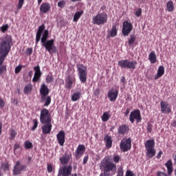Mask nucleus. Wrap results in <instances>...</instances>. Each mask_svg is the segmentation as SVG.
Segmentation results:
<instances>
[{
	"mask_svg": "<svg viewBox=\"0 0 176 176\" xmlns=\"http://www.w3.org/2000/svg\"><path fill=\"white\" fill-rule=\"evenodd\" d=\"M100 169L103 173L100 174V176H112L116 173V164L109 161V158L104 157L99 164Z\"/></svg>",
	"mask_w": 176,
	"mask_h": 176,
	"instance_id": "nucleus-1",
	"label": "nucleus"
},
{
	"mask_svg": "<svg viewBox=\"0 0 176 176\" xmlns=\"http://www.w3.org/2000/svg\"><path fill=\"white\" fill-rule=\"evenodd\" d=\"M13 43L12 41V37L10 35H6L1 38L0 41V54L2 57H6L9 54L10 49Z\"/></svg>",
	"mask_w": 176,
	"mask_h": 176,
	"instance_id": "nucleus-2",
	"label": "nucleus"
},
{
	"mask_svg": "<svg viewBox=\"0 0 176 176\" xmlns=\"http://www.w3.org/2000/svg\"><path fill=\"white\" fill-rule=\"evenodd\" d=\"M47 38H49V30H45L41 39V46L45 47L46 50L49 53H52V52H54L56 50V47L54 46V40L50 39L47 41Z\"/></svg>",
	"mask_w": 176,
	"mask_h": 176,
	"instance_id": "nucleus-3",
	"label": "nucleus"
},
{
	"mask_svg": "<svg viewBox=\"0 0 176 176\" xmlns=\"http://www.w3.org/2000/svg\"><path fill=\"white\" fill-rule=\"evenodd\" d=\"M146 155L148 159H152L156 155V149H155V140H148L145 142Z\"/></svg>",
	"mask_w": 176,
	"mask_h": 176,
	"instance_id": "nucleus-4",
	"label": "nucleus"
},
{
	"mask_svg": "<svg viewBox=\"0 0 176 176\" xmlns=\"http://www.w3.org/2000/svg\"><path fill=\"white\" fill-rule=\"evenodd\" d=\"M108 21V14L105 12H101L92 18V23L96 25H102Z\"/></svg>",
	"mask_w": 176,
	"mask_h": 176,
	"instance_id": "nucleus-5",
	"label": "nucleus"
},
{
	"mask_svg": "<svg viewBox=\"0 0 176 176\" xmlns=\"http://www.w3.org/2000/svg\"><path fill=\"white\" fill-rule=\"evenodd\" d=\"M78 75L81 83H86L87 80V67L82 64L77 65Z\"/></svg>",
	"mask_w": 176,
	"mask_h": 176,
	"instance_id": "nucleus-6",
	"label": "nucleus"
},
{
	"mask_svg": "<svg viewBox=\"0 0 176 176\" xmlns=\"http://www.w3.org/2000/svg\"><path fill=\"white\" fill-rule=\"evenodd\" d=\"M118 65L120 68H126L134 71L137 67V60L130 61L129 59H124L118 61Z\"/></svg>",
	"mask_w": 176,
	"mask_h": 176,
	"instance_id": "nucleus-7",
	"label": "nucleus"
},
{
	"mask_svg": "<svg viewBox=\"0 0 176 176\" xmlns=\"http://www.w3.org/2000/svg\"><path fill=\"white\" fill-rule=\"evenodd\" d=\"M40 121L43 124H45V123H52V116L47 109H41Z\"/></svg>",
	"mask_w": 176,
	"mask_h": 176,
	"instance_id": "nucleus-8",
	"label": "nucleus"
},
{
	"mask_svg": "<svg viewBox=\"0 0 176 176\" xmlns=\"http://www.w3.org/2000/svg\"><path fill=\"white\" fill-rule=\"evenodd\" d=\"M72 174V165H63L59 168L57 176H69Z\"/></svg>",
	"mask_w": 176,
	"mask_h": 176,
	"instance_id": "nucleus-9",
	"label": "nucleus"
},
{
	"mask_svg": "<svg viewBox=\"0 0 176 176\" xmlns=\"http://www.w3.org/2000/svg\"><path fill=\"white\" fill-rule=\"evenodd\" d=\"M120 148L122 152H127L131 149V138H129L128 139L124 138L122 140Z\"/></svg>",
	"mask_w": 176,
	"mask_h": 176,
	"instance_id": "nucleus-10",
	"label": "nucleus"
},
{
	"mask_svg": "<svg viewBox=\"0 0 176 176\" xmlns=\"http://www.w3.org/2000/svg\"><path fill=\"white\" fill-rule=\"evenodd\" d=\"M141 118V111L140 109H135L131 112L129 115V120L131 122L134 123L135 120L137 121V123H140L142 120Z\"/></svg>",
	"mask_w": 176,
	"mask_h": 176,
	"instance_id": "nucleus-11",
	"label": "nucleus"
},
{
	"mask_svg": "<svg viewBox=\"0 0 176 176\" xmlns=\"http://www.w3.org/2000/svg\"><path fill=\"white\" fill-rule=\"evenodd\" d=\"M27 170V166L21 165V162L20 161H17L14 166L13 174L14 175H20L23 171H25Z\"/></svg>",
	"mask_w": 176,
	"mask_h": 176,
	"instance_id": "nucleus-12",
	"label": "nucleus"
},
{
	"mask_svg": "<svg viewBox=\"0 0 176 176\" xmlns=\"http://www.w3.org/2000/svg\"><path fill=\"white\" fill-rule=\"evenodd\" d=\"M76 83V78H75V75H69L65 78V89L68 90L72 89V86Z\"/></svg>",
	"mask_w": 176,
	"mask_h": 176,
	"instance_id": "nucleus-13",
	"label": "nucleus"
},
{
	"mask_svg": "<svg viewBox=\"0 0 176 176\" xmlns=\"http://www.w3.org/2000/svg\"><path fill=\"white\" fill-rule=\"evenodd\" d=\"M131 31H133V24L127 21H124L122 23V34L124 36H128Z\"/></svg>",
	"mask_w": 176,
	"mask_h": 176,
	"instance_id": "nucleus-14",
	"label": "nucleus"
},
{
	"mask_svg": "<svg viewBox=\"0 0 176 176\" xmlns=\"http://www.w3.org/2000/svg\"><path fill=\"white\" fill-rule=\"evenodd\" d=\"M118 96H119V91L113 88L109 89L107 93V96L109 100L111 101L112 102H115V101H116Z\"/></svg>",
	"mask_w": 176,
	"mask_h": 176,
	"instance_id": "nucleus-15",
	"label": "nucleus"
},
{
	"mask_svg": "<svg viewBox=\"0 0 176 176\" xmlns=\"http://www.w3.org/2000/svg\"><path fill=\"white\" fill-rule=\"evenodd\" d=\"M40 94L41 96V101L46 100V96L49 94V88L46 84H43L40 88Z\"/></svg>",
	"mask_w": 176,
	"mask_h": 176,
	"instance_id": "nucleus-16",
	"label": "nucleus"
},
{
	"mask_svg": "<svg viewBox=\"0 0 176 176\" xmlns=\"http://www.w3.org/2000/svg\"><path fill=\"white\" fill-rule=\"evenodd\" d=\"M85 151H86V147H85V145L79 144L75 151V157L77 159H80V157L83 156Z\"/></svg>",
	"mask_w": 176,
	"mask_h": 176,
	"instance_id": "nucleus-17",
	"label": "nucleus"
},
{
	"mask_svg": "<svg viewBox=\"0 0 176 176\" xmlns=\"http://www.w3.org/2000/svg\"><path fill=\"white\" fill-rule=\"evenodd\" d=\"M34 74L32 78V82H38V79H41L42 76V72H41V67L38 65L34 67Z\"/></svg>",
	"mask_w": 176,
	"mask_h": 176,
	"instance_id": "nucleus-18",
	"label": "nucleus"
},
{
	"mask_svg": "<svg viewBox=\"0 0 176 176\" xmlns=\"http://www.w3.org/2000/svg\"><path fill=\"white\" fill-rule=\"evenodd\" d=\"M56 138L59 145L64 146V144L65 143V132L64 131H59L56 135Z\"/></svg>",
	"mask_w": 176,
	"mask_h": 176,
	"instance_id": "nucleus-19",
	"label": "nucleus"
},
{
	"mask_svg": "<svg viewBox=\"0 0 176 176\" xmlns=\"http://www.w3.org/2000/svg\"><path fill=\"white\" fill-rule=\"evenodd\" d=\"M160 106L162 113H170L171 112V107L168 105V102L161 101Z\"/></svg>",
	"mask_w": 176,
	"mask_h": 176,
	"instance_id": "nucleus-20",
	"label": "nucleus"
},
{
	"mask_svg": "<svg viewBox=\"0 0 176 176\" xmlns=\"http://www.w3.org/2000/svg\"><path fill=\"white\" fill-rule=\"evenodd\" d=\"M71 157H72V154L70 153L69 154H65L63 157H60L59 160L63 166H67Z\"/></svg>",
	"mask_w": 176,
	"mask_h": 176,
	"instance_id": "nucleus-21",
	"label": "nucleus"
},
{
	"mask_svg": "<svg viewBox=\"0 0 176 176\" xmlns=\"http://www.w3.org/2000/svg\"><path fill=\"white\" fill-rule=\"evenodd\" d=\"M45 30V24H43L38 27V30L36 34V45H38L39 41H41V37L42 36V32Z\"/></svg>",
	"mask_w": 176,
	"mask_h": 176,
	"instance_id": "nucleus-22",
	"label": "nucleus"
},
{
	"mask_svg": "<svg viewBox=\"0 0 176 176\" xmlns=\"http://www.w3.org/2000/svg\"><path fill=\"white\" fill-rule=\"evenodd\" d=\"M52 127L53 125H52V122H46L45 125L41 127V130L43 134H50Z\"/></svg>",
	"mask_w": 176,
	"mask_h": 176,
	"instance_id": "nucleus-23",
	"label": "nucleus"
},
{
	"mask_svg": "<svg viewBox=\"0 0 176 176\" xmlns=\"http://www.w3.org/2000/svg\"><path fill=\"white\" fill-rule=\"evenodd\" d=\"M49 10H50V4L43 3L40 7V12H41V13H47Z\"/></svg>",
	"mask_w": 176,
	"mask_h": 176,
	"instance_id": "nucleus-24",
	"label": "nucleus"
},
{
	"mask_svg": "<svg viewBox=\"0 0 176 176\" xmlns=\"http://www.w3.org/2000/svg\"><path fill=\"white\" fill-rule=\"evenodd\" d=\"M164 75V67L160 66L157 74L154 76V79L157 80L159 78H162Z\"/></svg>",
	"mask_w": 176,
	"mask_h": 176,
	"instance_id": "nucleus-25",
	"label": "nucleus"
},
{
	"mask_svg": "<svg viewBox=\"0 0 176 176\" xmlns=\"http://www.w3.org/2000/svg\"><path fill=\"white\" fill-rule=\"evenodd\" d=\"M118 131L121 135H124L129 131V127L126 124H122L118 126Z\"/></svg>",
	"mask_w": 176,
	"mask_h": 176,
	"instance_id": "nucleus-26",
	"label": "nucleus"
},
{
	"mask_svg": "<svg viewBox=\"0 0 176 176\" xmlns=\"http://www.w3.org/2000/svg\"><path fill=\"white\" fill-rule=\"evenodd\" d=\"M165 166L168 170V175H171V174H173V171H174V168H173V162L171 160H168L167 163L165 164Z\"/></svg>",
	"mask_w": 176,
	"mask_h": 176,
	"instance_id": "nucleus-27",
	"label": "nucleus"
},
{
	"mask_svg": "<svg viewBox=\"0 0 176 176\" xmlns=\"http://www.w3.org/2000/svg\"><path fill=\"white\" fill-rule=\"evenodd\" d=\"M148 60L151 64H155L156 63L157 56L155 51H152L148 55Z\"/></svg>",
	"mask_w": 176,
	"mask_h": 176,
	"instance_id": "nucleus-28",
	"label": "nucleus"
},
{
	"mask_svg": "<svg viewBox=\"0 0 176 176\" xmlns=\"http://www.w3.org/2000/svg\"><path fill=\"white\" fill-rule=\"evenodd\" d=\"M80 96H82V94L80 93V91L74 92L72 95V98H71L72 101H74V102L78 101V100L80 98Z\"/></svg>",
	"mask_w": 176,
	"mask_h": 176,
	"instance_id": "nucleus-29",
	"label": "nucleus"
},
{
	"mask_svg": "<svg viewBox=\"0 0 176 176\" xmlns=\"http://www.w3.org/2000/svg\"><path fill=\"white\" fill-rule=\"evenodd\" d=\"M104 141H106L107 148H111L112 146V138L111 136H104Z\"/></svg>",
	"mask_w": 176,
	"mask_h": 176,
	"instance_id": "nucleus-30",
	"label": "nucleus"
},
{
	"mask_svg": "<svg viewBox=\"0 0 176 176\" xmlns=\"http://www.w3.org/2000/svg\"><path fill=\"white\" fill-rule=\"evenodd\" d=\"M23 91L25 94L31 93V91H32V85L31 83L26 85L23 89Z\"/></svg>",
	"mask_w": 176,
	"mask_h": 176,
	"instance_id": "nucleus-31",
	"label": "nucleus"
},
{
	"mask_svg": "<svg viewBox=\"0 0 176 176\" xmlns=\"http://www.w3.org/2000/svg\"><path fill=\"white\" fill-rule=\"evenodd\" d=\"M166 9L168 12H174V4L173 1H170L166 4Z\"/></svg>",
	"mask_w": 176,
	"mask_h": 176,
	"instance_id": "nucleus-32",
	"label": "nucleus"
},
{
	"mask_svg": "<svg viewBox=\"0 0 176 176\" xmlns=\"http://www.w3.org/2000/svg\"><path fill=\"white\" fill-rule=\"evenodd\" d=\"M118 34V29H116V25H113L111 30L109 32V36L111 37L116 36Z\"/></svg>",
	"mask_w": 176,
	"mask_h": 176,
	"instance_id": "nucleus-33",
	"label": "nucleus"
},
{
	"mask_svg": "<svg viewBox=\"0 0 176 176\" xmlns=\"http://www.w3.org/2000/svg\"><path fill=\"white\" fill-rule=\"evenodd\" d=\"M82 14H83V11L76 12L74 14L73 21H75V22L78 21L79 19H80V16H82Z\"/></svg>",
	"mask_w": 176,
	"mask_h": 176,
	"instance_id": "nucleus-34",
	"label": "nucleus"
},
{
	"mask_svg": "<svg viewBox=\"0 0 176 176\" xmlns=\"http://www.w3.org/2000/svg\"><path fill=\"white\" fill-rule=\"evenodd\" d=\"M24 147L25 149H32V148H34V144H32V142L29 140H26L24 142Z\"/></svg>",
	"mask_w": 176,
	"mask_h": 176,
	"instance_id": "nucleus-35",
	"label": "nucleus"
},
{
	"mask_svg": "<svg viewBox=\"0 0 176 176\" xmlns=\"http://www.w3.org/2000/svg\"><path fill=\"white\" fill-rule=\"evenodd\" d=\"M44 101H45L44 107H49L52 102V98L50 96H45V100Z\"/></svg>",
	"mask_w": 176,
	"mask_h": 176,
	"instance_id": "nucleus-36",
	"label": "nucleus"
},
{
	"mask_svg": "<svg viewBox=\"0 0 176 176\" xmlns=\"http://www.w3.org/2000/svg\"><path fill=\"white\" fill-rule=\"evenodd\" d=\"M134 42H135V36L133 34H131L128 38V43L129 45H133Z\"/></svg>",
	"mask_w": 176,
	"mask_h": 176,
	"instance_id": "nucleus-37",
	"label": "nucleus"
},
{
	"mask_svg": "<svg viewBox=\"0 0 176 176\" xmlns=\"http://www.w3.org/2000/svg\"><path fill=\"white\" fill-rule=\"evenodd\" d=\"M102 122H108L109 120V113L105 112L102 116Z\"/></svg>",
	"mask_w": 176,
	"mask_h": 176,
	"instance_id": "nucleus-38",
	"label": "nucleus"
},
{
	"mask_svg": "<svg viewBox=\"0 0 176 176\" xmlns=\"http://www.w3.org/2000/svg\"><path fill=\"white\" fill-rule=\"evenodd\" d=\"M9 167L10 165L8 164V162H5L1 164V168H3L4 171H9Z\"/></svg>",
	"mask_w": 176,
	"mask_h": 176,
	"instance_id": "nucleus-39",
	"label": "nucleus"
},
{
	"mask_svg": "<svg viewBox=\"0 0 176 176\" xmlns=\"http://www.w3.org/2000/svg\"><path fill=\"white\" fill-rule=\"evenodd\" d=\"M36 127H38V120H33V126L32 128V131L36 130Z\"/></svg>",
	"mask_w": 176,
	"mask_h": 176,
	"instance_id": "nucleus-40",
	"label": "nucleus"
},
{
	"mask_svg": "<svg viewBox=\"0 0 176 176\" xmlns=\"http://www.w3.org/2000/svg\"><path fill=\"white\" fill-rule=\"evenodd\" d=\"M10 140H14L16 138V135H17V133L16 132V131L12 129L11 131V133H10Z\"/></svg>",
	"mask_w": 176,
	"mask_h": 176,
	"instance_id": "nucleus-41",
	"label": "nucleus"
},
{
	"mask_svg": "<svg viewBox=\"0 0 176 176\" xmlns=\"http://www.w3.org/2000/svg\"><path fill=\"white\" fill-rule=\"evenodd\" d=\"M58 8H60L61 9H63V8H64V6H65V1H64V0H61V1H58Z\"/></svg>",
	"mask_w": 176,
	"mask_h": 176,
	"instance_id": "nucleus-42",
	"label": "nucleus"
},
{
	"mask_svg": "<svg viewBox=\"0 0 176 176\" xmlns=\"http://www.w3.org/2000/svg\"><path fill=\"white\" fill-rule=\"evenodd\" d=\"M46 82L47 83H50L51 82H53V76L47 75L46 78Z\"/></svg>",
	"mask_w": 176,
	"mask_h": 176,
	"instance_id": "nucleus-43",
	"label": "nucleus"
},
{
	"mask_svg": "<svg viewBox=\"0 0 176 176\" xmlns=\"http://www.w3.org/2000/svg\"><path fill=\"white\" fill-rule=\"evenodd\" d=\"M24 5V0H19L17 9H21Z\"/></svg>",
	"mask_w": 176,
	"mask_h": 176,
	"instance_id": "nucleus-44",
	"label": "nucleus"
},
{
	"mask_svg": "<svg viewBox=\"0 0 176 176\" xmlns=\"http://www.w3.org/2000/svg\"><path fill=\"white\" fill-rule=\"evenodd\" d=\"M124 172H123V168L120 167L118 169V175L117 176H123Z\"/></svg>",
	"mask_w": 176,
	"mask_h": 176,
	"instance_id": "nucleus-45",
	"label": "nucleus"
},
{
	"mask_svg": "<svg viewBox=\"0 0 176 176\" xmlns=\"http://www.w3.org/2000/svg\"><path fill=\"white\" fill-rule=\"evenodd\" d=\"M23 65H19L15 68V74H19L21 71Z\"/></svg>",
	"mask_w": 176,
	"mask_h": 176,
	"instance_id": "nucleus-46",
	"label": "nucleus"
},
{
	"mask_svg": "<svg viewBox=\"0 0 176 176\" xmlns=\"http://www.w3.org/2000/svg\"><path fill=\"white\" fill-rule=\"evenodd\" d=\"M9 28V25H4L1 27V30L2 32H6V31H8V29Z\"/></svg>",
	"mask_w": 176,
	"mask_h": 176,
	"instance_id": "nucleus-47",
	"label": "nucleus"
},
{
	"mask_svg": "<svg viewBox=\"0 0 176 176\" xmlns=\"http://www.w3.org/2000/svg\"><path fill=\"white\" fill-rule=\"evenodd\" d=\"M142 13V10L141 8H139L135 12V16H137V17H140Z\"/></svg>",
	"mask_w": 176,
	"mask_h": 176,
	"instance_id": "nucleus-48",
	"label": "nucleus"
},
{
	"mask_svg": "<svg viewBox=\"0 0 176 176\" xmlns=\"http://www.w3.org/2000/svg\"><path fill=\"white\" fill-rule=\"evenodd\" d=\"M113 162H115V163H118V162H120V156L119 155H116L113 158Z\"/></svg>",
	"mask_w": 176,
	"mask_h": 176,
	"instance_id": "nucleus-49",
	"label": "nucleus"
},
{
	"mask_svg": "<svg viewBox=\"0 0 176 176\" xmlns=\"http://www.w3.org/2000/svg\"><path fill=\"white\" fill-rule=\"evenodd\" d=\"M3 72H6V66H1L0 67V74H2Z\"/></svg>",
	"mask_w": 176,
	"mask_h": 176,
	"instance_id": "nucleus-50",
	"label": "nucleus"
},
{
	"mask_svg": "<svg viewBox=\"0 0 176 176\" xmlns=\"http://www.w3.org/2000/svg\"><path fill=\"white\" fill-rule=\"evenodd\" d=\"M126 176H134V173H133V171L127 170L126 172Z\"/></svg>",
	"mask_w": 176,
	"mask_h": 176,
	"instance_id": "nucleus-51",
	"label": "nucleus"
},
{
	"mask_svg": "<svg viewBox=\"0 0 176 176\" xmlns=\"http://www.w3.org/2000/svg\"><path fill=\"white\" fill-rule=\"evenodd\" d=\"M5 107V100L0 98V108H3Z\"/></svg>",
	"mask_w": 176,
	"mask_h": 176,
	"instance_id": "nucleus-52",
	"label": "nucleus"
},
{
	"mask_svg": "<svg viewBox=\"0 0 176 176\" xmlns=\"http://www.w3.org/2000/svg\"><path fill=\"white\" fill-rule=\"evenodd\" d=\"M48 173H52L53 171V166L51 164H48L47 167Z\"/></svg>",
	"mask_w": 176,
	"mask_h": 176,
	"instance_id": "nucleus-53",
	"label": "nucleus"
},
{
	"mask_svg": "<svg viewBox=\"0 0 176 176\" xmlns=\"http://www.w3.org/2000/svg\"><path fill=\"white\" fill-rule=\"evenodd\" d=\"M26 53L28 56H31L32 54V48H27Z\"/></svg>",
	"mask_w": 176,
	"mask_h": 176,
	"instance_id": "nucleus-54",
	"label": "nucleus"
},
{
	"mask_svg": "<svg viewBox=\"0 0 176 176\" xmlns=\"http://www.w3.org/2000/svg\"><path fill=\"white\" fill-rule=\"evenodd\" d=\"M94 94L95 96H100V89H96L94 91Z\"/></svg>",
	"mask_w": 176,
	"mask_h": 176,
	"instance_id": "nucleus-55",
	"label": "nucleus"
},
{
	"mask_svg": "<svg viewBox=\"0 0 176 176\" xmlns=\"http://www.w3.org/2000/svg\"><path fill=\"white\" fill-rule=\"evenodd\" d=\"M162 155H163V151H159V153H157L156 158L157 159H160V157H162Z\"/></svg>",
	"mask_w": 176,
	"mask_h": 176,
	"instance_id": "nucleus-56",
	"label": "nucleus"
},
{
	"mask_svg": "<svg viewBox=\"0 0 176 176\" xmlns=\"http://www.w3.org/2000/svg\"><path fill=\"white\" fill-rule=\"evenodd\" d=\"M89 160V156H85L83 159V164H86L87 163V161Z\"/></svg>",
	"mask_w": 176,
	"mask_h": 176,
	"instance_id": "nucleus-57",
	"label": "nucleus"
},
{
	"mask_svg": "<svg viewBox=\"0 0 176 176\" xmlns=\"http://www.w3.org/2000/svg\"><path fill=\"white\" fill-rule=\"evenodd\" d=\"M157 175V176H168L166 173H162V172H158Z\"/></svg>",
	"mask_w": 176,
	"mask_h": 176,
	"instance_id": "nucleus-58",
	"label": "nucleus"
},
{
	"mask_svg": "<svg viewBox=\"0 0 176 176\" xmlns=\"http://www.w3.org/2000/svg\"><path fill=\"white\" fill-rule=\"evenodd\" d=\"M19 148H20V144H15L14 146V151H16V149H19Z\"/></svg>",
	"mask_w": 176,
	"mask_h": 176,
	"instance_id": "nucleus-59",
	"label": "nucleus"
},
{
	"mask_svg": "<svg viewBox=\"0 0 176 176\" xmlns=\"http://www.w3.org/2000/svg\"><path fill=\"white\" fill-rule=\"evenodd\" d=\"M147 131L148 133H151L152 131V126L150 124H148L147 126Z\"/></svg>",
	"mask_w": 176,
	"mask_h": 176,
	"instance_id": "nucleus-60",
	"label": "nucleus"
},
{
	"mask_svg": "<svg viewBox=\"0 0 176 176\" xmlns=\"http://www.w3.org/2000/svg\"><path fill=\"white\" fill-rule=\"evenodd\" d=\"M129 113H130V109H126V113H125V116H128Z\"/></svg>",
	"mask_w": 176,
	"mask_h": 176,
	"instance_id": "nucleus-61",
	"label": "nucleus"
},
{
	"mask_svg": "<svg viewBox=\"0 0 176 176\" xmlns=\"http://www.w3.org/2000/svg\"><path fill=\"white\" fill-rule=\"evenodd\" d=\"M121 82H122V83H126V78H124V77H122L121 78Z\"/></svg>",
	"mask_w": 176,
	"mask_h": 176,
	"instance_id": "nucleus-62",
	"label": "nucleus"
},
{
	"mask_svg": "<svg viewBox=\"0 0 176 176\" xmlns=\"http://www.w3.org/2000/svg\"><path fill=\"white\" fill-rule=\"evenodd\" d=\"M2 55L1 57H0V65H2V64H3V58H2Z\"/></svg>",
	"mask_w": 176,
	"mask_h": 176,
	"instance_id": "nucleus-63",
	"label": "nucleus"
},
{
	"mask_svg": "<svg viewBox=\"0 0 176 176\" xmlns=\"http://www.w3.org/2000/svg\"><path fill=\"white\" fill-rule=\"evenodd\" d=\"M173 160H174L175 164H176V154L173 157Z\"/></svg>",
	"mask_w": 176,
	"mask_h": 176,
	"instance_id": "nucleus-64",
	"label": "nucleus"
}]
</instances>
